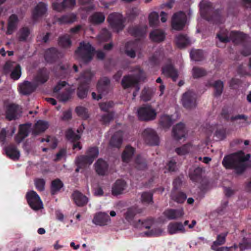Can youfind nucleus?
<instances>
[{"label":"nucleus","instance_id":"1","mask_svg":"<svg viewBox=\"0 0 251 251\" xmlns=\"http://www.w3.org/2000/svg\"><path fill=\"white\" fill-rule=\"evenodd\" d=\"M250 157V154L245 155L243 151H239L225 156L222 164L226 169L233 170L235 174L241 175L247 168H251Z\"/></svg>","mask_w":251,"mask_h":251},{"label":"nucleus","instance_id":"2","mask_svg":"<svg viewBox=\"0 0 251 251\" xmlns=\"http://www.w3.org/2000/svg\"><path fill=\"white\" fill-rule=\"evenodd\" d=\"M201 16L208 21H219L223 15L224 8L221 7L213 9L212 3L208 0H202L200 3Z\"/></svg>","mask_w":251,"mask_h":251},{"label":"nucleus","instance_id":"3","mask_svg":"<svg viewBox=\"0 0 251 251\" xmlns=\"http://www.w3.org/2000/svg\"><path fill=\"white\" fill-rule=\"evenodd\" d=\"M93 75L90 70H87L81 73L80 76L76 79L79 80V84L77 90V97L82 99L87 96L89 88V83Z\"/></svg>","mask_w":251,"mask_h":251},{"label":"nucleus","instance_id":"4","mask_svg":"<svg viewBox=\"0 0 251 251\" xmlns=\"http://www.w3.org/2000/svg\"><path fill=\"white\" fill-rule=\"evenodd\" d=\"M95 51V48L90 43L82 41L79 43L75 53L84 62L88 63L92 60Z\"/></svg>","mask_w":251,"mask_h":251},{"label":"nucleus","instance_id":"5","mask_svg":"<svg viewBox=\"0 0 251 251\" xmlns=\"http://www.w3.org/2000/svg\"><path fill=\"white\" fill-rule=\"evenodd\" d=\"M107 21L113 31L117 33L122 31L125 27L126 19L120 13L110 14L107 18Z\"/></svg>","mask_w":251,"mask_h":251},{"label":"nucleus","instance_id":"6","mask_svg":"<svg viewBox=\"0 0 251 251\" xmlns=\"http://www.w3.org/2000/svg\"><path fill=\"white\" fill-rule=\"evenodd\" d=\"M187 17L185 13L179 11L174 14L171 20L172 28L177 31L182 30L185 26Z\"/></svg>","mask_w":251,"mask_h":251},{"label":"nucleus","instance_id":"7","mask_svg":"<svg viewBox=\"0 0 251 251\" xmlns=\"http://www.w3.org/2000/svg\"><path fill=\"white\" fill-rule=\"evenodd\" d=\"M139 119L141 121H149L155 119L156 112L150 105L140 107L137 111Z\"/></svg>","mask_w":251,"mask_h":251},{"label":"nucleus","instance_id":"8","mask_svg":"<svg viewBox=\"0 0 251 251\" xmlns=\"http://www.w3.org/2000/svg\"><path fill=\"white\" fill-rule=\"evenodd\" d=\"M26 199L30 207L34 210L43 208V203L37 193L33 191L28 192L26 194Z\"/></svg>","mask_w":251,"mask_h":251},{"label":"nucleus","instance_id":"9","mask_svg":"<svg viewBox=\"0 0 251 251\" xmlns=\"http://www.w3.org/2000/svg\"><path fill=\"white\" fill-rule=\"evenodd\" d=\"M143 137L146 144L151 146L158 145L159 137L156 131L151 128H146L142 133Z\"/></svg>","mask_w":251,"mask_h":251},{"label":"nucleus","instance_id":"10","mask_svg":"<svg viewBox=\"0 0 251 251\" xmlns=\"http://www.w3.org/2000/svg\"><path fill=\"white\" fill-rule=\"evenodd\" d=\"M161 71L164 75L171 78L173 81H176L178 78V71L175 69L170 58L168 59L167 63L162 67Z\"/></svg>","mask_w":251,"mask_h":251},{"label":"nucleus","instance_id":"11","mask_svg":"<svg viewBox=\"0 0 251 251\" xmlns=\"http://www.w3.org/2000/svg\"><path fill=\"white\" fill-rule=\"evenodd\" d=\"M21 113V108L18 104L11 103L6 106L5 118L9 121L18 119Z\"/></svg>","mask_w":251,"mask_h":251},{"label":"nucleus","instance_id":"12","mask_svg":"<svg viewBox=\"0 0 251 251\" xmlns=\"http://www.w3.org/2000/svg\"><path fill=\"white\" fill-rule=\"evenodd\" d=\"M216 38L218 39L216 46L219 48H225L226 44L231 41L230 33L226 29H220L216 34Z\"/></svg>","mask_w":251,"mask_h":251},{"label":"nucleus","instance_id":"13","mask_svg":"<svg viewBox=\"0 0 251 251\" xmlns=\"http://www.w3.org/2000/svg\"><path fill=\"white\" fill-rule=\"evenodd\" d=\"M50 72L48 69L43 67L39 69L33 78V82L37 85L43 84L47 82L49 79Z\"/></svg>","mask_w":251,"mask_h":251},{"label":"nucleus","instance_id":"14","mask_svg":"<svg viewBox=\"0 0 251 251\" xmlns=\"http://www.w3.org/2000/svg\"><path fill=\"white\" fill-rule=\"evenodd\" d=\"M232 112L231 109L227 107H224L222 110L221 115L225 121L226 122H228L229 120L231 122H234L238 120H244L246 121L248 119V116L244 114H238L230 117Z\"/></svg>","mask_w":251,"mask_h":251},{"label":"nucleus","instance_id":"15","mask_svg":"<svg viewBox=\"0 0 251 251\" xmlns=\"http://www.w3.org/2000/svg\"><path fill=\"white\" fill-rule=\"evenodd\" d=\"M182 101L183 106L187 109H191L196 107V95L191 91H188L183 94Z\"/></svg>","mask_w":251,"mask_h":251},{"label":"nucleus","instance_id":"16","mask_svg":"<svg viewBox=\"0 0 251 251\" xmlns=\"http://www.w3.org/2000/svg\"><path fill=\"white\" fill-rule=\"evenodd\" d=\"M147 29V26L140 25L130 26L128 27V32L132 36L136 38L139 41L145 36Z\"/></svg>","mask_w":251,"mask_h":251},{"label":"nucleus","instance_id":"17","mask_svg":"<svg viewBox=\"0 0 251 251\" xmlns=\"http://www.w3.org/2000/svg\"><path fill=\"white\" fill-rule=\"evenodd\" d=\"M187 133L185 125L181 122L175 126L172 129L173 136L177 141L185 138Z\"/></svg>","mask_w":251,"mask_h":251},{"label":"nucleus","instance_id":"18","mask_svg":"<svg viewBox=\"0 0 251 251\" xmlns=\"http://www.w3.org/2000/svg\"><path fill=\"white\" fill-rule=\"evenodd\" d=\"M37 85L34 82L25 81L19 85L20 93L25 96H28L34 92L37 88Z\"/></svg>","mask_w":251,"mask_h":251},{"label":"nucleus","instance_id":"19","mask_svg":"<svg viewBox=\"0 0 251 251\" xmlns=\"http://www.w3.org/2000/svg\"><path fill=\"white\" fill-rule=\"evenodd\" d=\"M30 126L31 124L27 123L19 126L18 132L15 137V140L17 143H20L28 136Z\"/></svg>","mask_w":251,"mask_h":251},{"label":"nucleus","instance_id":"20","mask_svg":"<svg viewBox=\"0 0 251 251\" xmlns=\"http://www.w3.org/2000/svg\"><path fill=\"white\" fill-rule=\"evenodd\" d=\"M121 85L124 89L135 87L137 91L139 90L137 80L134 78V76L132 75H125L121 81Z\"/></svg>","mask_w":251,"mask_h":251},{"label":"nucleus","instance_id":"21","mask_svg":"<svg viewBox=\"0 0 251 251\" xmlns=\"http://www.w3.org/2000/svg\"><path fill=\"white\" fill-rule=\"evenodd\" d=\"M184 214L183 209H167L163 212L164 216L169 220H176L182 218Z\"/></svg>","mask_w":251,"mask_h":251},{"label":"nucleus","instance_id":"22","mask_svg":"<svg viewBox=\"0 0 251 251\" xmlns=\"http://www.w3.org/2000/svg\"><path fill=\"white\" fill-rule=\"evenodd\" d=\"M71 198L76 205L79 207L86 205L88 202V198L78 190L73 192Z\"/></svg>","mask_w":251,"mask_h":251},{"label":"nucleus","instance_id":"23","mask_svg":"<svg viewBox=\"0 0 251 251\" xmlns=\"http://www.w3.org/2000/svg\"><path fill=\"white\" fill-rule=\"evenodd\" d=\"M110 221V218L106 213L100 212L95 215L93 222L96 225L103 226L107 225Z\"/></svg>","mask_w":251,"mask_h":251},{"label":"nucleus","instance_id":"24","mask_svg":"<svg viewBox=\"0 0 251 251\" xmlns=\"http://www.w3.org/2000/svg\"><path fill=\"white\" fill-rule=\"evenodd\" d=\"M59 54L56 48L54 47L49 48L45 52V59L48 63H54L58 59Z\"/></svg>","mask_w":251,"mask_h":251},{"label":"nucleus","instance_id":"25","mask_svg":"<svg viewBox=\"0 0 251 251\" xmlns=\"http://www.w3.org/2000/svg\"><path fill=\"white\" fill-rule=\"evenodd\" d=\"M76 0H63L61 3H58L57 2H53L52 7L53 10L61 12L66 8H70L74 6Z\"/></svg>","mask_w":251,"mask_h":251},{"label":"nucleus","instance_id":"26","mask_svg":"<svg viewBox=\"0 0 251 251\" xmlns=\"http://www.w3.org/2000/svg\"><path fill=\"white\" fill-rule=\"evenodd\" d=\"M167 230L170 235H173L178 232L185 233L186 232L183 224L178 222L169 223L167 226Z\"/></svg>","mask_w":251,"mask_h":251},{"label":"nucleus","instance_id":"27","mask_svg":"<svg viewBox=\"0 0 251 251\" xmlns=\"http://www.w3.org/2000/svg\"><path fill=\"white\" fill-rule=\"evenodd\" d=\"M94 166L96 172L99 176H103L106 175L108 169V164L106 161L99 158L95 162Z\"/></svg>","mask_w":251,"mask_h":251},{"label":"nucleus","instance_id":"28","mask_svg":"<svg viewBox=\"0 0 251 251\" xmlns=\"http://www.w3.org/2000/svg\"><path fill=\"white\" fill-rule=\"evenodd\" d=\"M47 10V5L43 2H40L35 7L32 13V19L35 21L44 15Z\"/></svg>","mask_w":251,"mask_h":251},{"label":"nucleus","instance_id":"29","mask_svg":"<svg viewBox=\"0 0 251 251\" xmlns=\"http://www.w3.org/2000/svg\"><path fill=\"white\" fill-rule=\"evenodd\" d=\"M5 153L9 158L13 160L19 159L20 153L16 146L14 144H10L4 148Z\"/></svg>","mask_w":251,"mask_h":251},{"label":"nucleus","instance_id":"30","mask_svg":"<svg viewBox=\"0 0 251 251\" xmlns=\"http://www.w3.org/2000/svg\"><path fill=\"white\" fill-rule=\"evenodd\" d=\"M143 211V209L142 208L135 206L131 207L128 208L124 213V217L127 222L130 223L137 214H141Z\"/></svg>","mask_w":251,"mask_h":251},{"label":"nucleus","instance_id":"31","mask_svg":"<svg viewBox=\"0 0 251 251\" xmlns=\"http://www.w3.org/2000/svg\"><path fill=\"white\" fill-rule=\"evenodd\" d=\"M247 36L243 32L232 31L230 32L231 41L236 45L244 44Z\"/></svg>","mask_w":251,"mask_h":251},{"label":"nucleus","instance_id":"32","mask_svg":"<svg viewBox=\"0 0 251 251\" xmlns=\"http://www.w3.org/2000/svg\"><path fill=\"white\" fill-rule=\"evenodd\" d=\"M126 187V182L122 179L116 181L112 187V194L114 196L121 194Z\"/></svg>","mask_w":251,"mask_h":251},{"label":"nucleus","instance_id":"33","mask_svg":"<svg viewBox=\"0 0 251 251\" xmlns=\"http://www.w3.org/2000/svg\"><path fill=\"white\" fill-rule=\"evenodd\" d=\"M110 82V80L107 77H104L100 79L98 81L97 86L98 92L106 95L109 90Z\"/></svg>","mask_w":251,"mask_h":251},{"label":"nucleus","instance_id":"34","mask_svg":"<svg viewBox=\"0 0 251 251\" xmlns=\"http://www.w3.org/2000/svg\"><path fill=\"white\" fill-rule=\"evenodd\" d=\"M123 132L121 130L116 132L112 136L110 141L111 146L120 148L123 143Z\"/></svg>","mask_w":251,"mask_h":251},{"label":"nucleus","instance_id":"35","mask_svg":"<svg viewBox=\"0 0 251 251\" xmlns=\"http://www.w3.org/2000/svg\"><path fill=\"white\" fill-rule=\"evenodd\" d=\"M76 20V16L74 13H68L60 17L56 18V22L60 25L72 24Z\"/></svg>","mask_w":251,"mask_h":251},{"label":"nucleus","instance_id":"36","mask_svg":"<svg viewBox=\"0 0 251 251\" xmlns=\"http://www.w3.org/2000/svg\"><path fill=\"white\" fill-rule=\"evenodd\" d=\"M92 158L87 155H81L77 156L75 159V163L79 168H85L87 166L93 163Z\"/></svg>","mask_w":251,"mask_h":251},{"label":"nucleus","instance_id":"37","mask_svg":"<svg viewBox=\"0 0 251 251\" xmlns=\"http://www.w3.org/2000/svg\"><path fill=\"white\" fill-rule=\"evenodd\" d=\"M150 39L154 42L159 43L164 40L165 34L163 31L160 29H154L150 33Z\"/></svg>","mask_w":251,"mask_h":251},{"label":"nucleus","instance_id":"38","mask_svg":"<svg viewBox=\"0 0 251 251\" xmlns=\"http://www.w3.org/2000/svg\"><path fill=\"white\" fill-rule=\"evenodd\" d=\"M164 58V54L163 52L155 51L151 56L149 58L150 64L152 66L159 65Z\"/></svg>","mask_w":251,"mask_h":251},{"label":"nucleus","instance_id":"39","mask_svg":"<svg viewBox=\"0 0 251 251\" xmlns=\"http://www.w3.org/2000/svg\"><path fill=\"white\" fill-rule=\"evenodd\" d=\"M49 126V124L47 122L39 120L35 124L34 129L32 131V134L36 136L39 134L44 132Z\"/></svg>","mask_w":251,"mask_h":251},{"label":"nucleus","instance_id":"40","mask_svg":"<svg viewBox=\"0 0 251 251\" xmlns=\"http://www.w3.org/2000/svg\"><path fill=\"white\" fill-rule=\"evenodd\" d=\"M135 152V149L129 145L126 147L122 154V159L124 162L128 163L130 161Z\"/></svg>","mask_w":251,"mask_h":251},{"label":"nucleus","instance_id":"41","mask_svg":"<svg viewBox=\"0 0 251 251\" xmlns=\"http://www.w3.org/2000/svg\"><path fill=\"white\" fill-rule=\"evenodd\" d=\"M74 91L75 89L71 87L66 88L63 92L58 95L57 99L60 101L66 102L71 98Z\"/></svg>","mask_w":251,"mask_h":251},{"label":"nucleus","instance_id":"42","mask_svg":"<svg viewBox=\"0 0 251 251\" xmlns=\"http://www.w3.org/2000/svg\"><path fill=\"white\" fill-rule=\"evenodd\" d=\"M18 17L15 14H12L8 20L7 25V30L6 33L7 34H11L16 27V25L18 22Z\"/></svg>","mask_w":251,"mask_h":251},{"label":"nucleus","instance_id":"43","mask_svg":"<svg viewBox=\"0 0 251 251\" xmlns=\"http://www.w3.org/2000/svg\"><path fill=\"white\" fill-rule=\"evenodd\" d=\"M64 186L63 182L59 178L52 180L50 185V193L52 195L57 194Z\"/></svg>","mask_w":251,"mask_h":251},{"label":"nucleus","instance_id":"44","mask_svg":"<svg viewBox=\"0 0 251 251\" xmlns=\"http://www.w3.org/2000/svg\"><path fill=\"white\" fill-rule=\"evenodd\" d=\"M90 22L94 25H100L105 20V16L102 12H95L89 18Z\"/></svg>","mask_w":251,"mask_h":251},{"label":"nucleus","instance_id":"45","mask_svg":"<svg viewBox=\"0 0 251 251\" xmlns=\"http://www.w3.org/2000/svg\"><path fill=\"white\" fill-rule=\"evenodd\" d=\"M202 169L200 167L195 168L193 171H190L189 176L190 179L195 182L200 181L201 179Z\"/></svg>","mask_w":251,"mask_h":251},{"label":"nucleus","instance_id":"46","mask_svg":"<svg viewBox=\"0 0 251 251\" xmlns=\"http://www.w3.org/2000/svg\"><path fill=\"white\" fill-rule=\"evenodd\" d=\"M176 43L178 48L182 49L189 44V40L186 35L179 34L176 37Z\"/></svg>","mask_w":251,"mask_h":251},{"label":"nucleus","instance_id":"47","mask_svg":"<svg viewBox=\"0 0 251 251\" xmlns=\"http://www.w3.org/2000/svg\"><path fill=\"white\" fill-rule=\"evenodd\" d=\"M135 167L139 170H145L147 168V161L141 155H138L135 160Z\"/></svg>","mask_w":251,"mask_h":251},{"label":"nucleus","instance_id":"48","mask_svg":"<svg viewBox=\"0 0 251 251\" xmlns=\"http://www.w3.org/2000/svg\"><path fill=\"white\" fill-rule=\"evenodd\" d=\"M171 198L177 203H182L185 201L187 196L183 192H172L171 193Z\"/></svg>","mask_w":251,"mask_h":251},{"label":"nucleus","instance_id":"49","mask_svg":"<svg viewBox=\"0 0 251 251\" xmlns=\"http://www.w3.org/2000/svg\"><path fill=\"white\" fill-rule=\"evenodd\" d=\"M214 88V95L215 97H218L221 95L224 89V83L221 80L215 81L212 84Z\"/></svg>","mask_w":251,"mask_h":251},{"label":"nucleus","instance_id":"50","mask_svg":"<svg viewBox=\"0 0 251 251\" xmlns=\"http://www.w3.org/2000/svg\"><path fill=\"white\" fill-rule=\"evenodd\" d=\"M58 45L62 48L70 47L72 44V41L68 35H64L59 37L58 41Z\"/></svg>","mask_w":251,"mask_h":251},{"label":"nucleus","instance_id":"51","mask_svg":"<svg viewBox=\"0 0 251 251\" xmlns=\"http://www.w3.org/2000/svg\"><path fill=\"white\" fill-rule=\"evenodd\" d=\"M190 56L191 58L195 61H200L203 59V53L201 50H192Z\"/></svg>","mask_w":251,"mask_h":251},{"label":"nucleus","instance_id":"52","mask_svg":"<svg viewBox=\"0 0 251 251\" xmlns=\"http://www.w3.org/2000/svg\"><path fill=\"white\" fill-rule=\"evenodd\" d=\"M130 71L135 73V74L132 75L134 76V78L137 80L138 83L144 78V71L141 69L140 67L135 66Z\"/></svg>","mask_w":251,"mask_h":251},{"label":"nucleus","instance_id":"53","mask_svg":"<svg viewBox=\"0 0 251 251\" xmlns=\"http://www.w3.org/2000/svg\"><path fill=\"white\" fill-rule=\"evenodd\" d=\"M30 33L28 27H23L21 28L18 32V39L20 41L25 42Z\"/></svg>","mask_w":251,"mask_h":251},{"label":"nucleus","instance_id":"54","mask_svg":"<svg viewBox=\"0 0 251 251\" xmlns=\"http://www.w3.org/2000/svg\"><path fill=\"white\" fill-rule=\"evenodd\" d=\"M192 148V145L190 143H187L182 146L176 148L175 150L176 153L179 155H183L187 154L190 149Z\"/></svg>","mask_w":251,"mask_h":251},{"label":"nucleus","instance_id":"55","mask_svg":"<svg viewBox=\"0 0 251 251\" xmlns=\"http://www.w3.org/2000/svg\"><path fill=\"white\" fill-rule=\"evenodd\" d=\"M65 135L67 140L72 142L78 141L80 138V136L75 133L72 128H69L66 131Z\"/></svg>","mask_w":251,"mask_h":251},{"label":"nucleus","instance_id":"56","mask_svg":"<svg viewBox=\"0 0 251 251\" xmlns=\"http://www.w3.org/2000/svg\"><path fill=\"white\" fill-rule=\"evenodd\" d=\"M160 124L163 127H170L173 124V121L171 117L168 115L162 116L160 120Z\"/></svg>","mask_w":251,"mask_h":251},{"label":"nucleus","instance_id":"57","mask_svg":"<svg viewBox=\"0 0 251 251\" xmlns=\"http://www.w3.org/2000/svg\"><path fill=\"white\" fill-rule=\"evenodd\" d=\"M114 116V112L110 111L101 116L100 122L103 125H108L110 122L113 120Z\"/></svg>","mask_w":251,"mask_h":251},{"label":"nucleus","instance_id":"58","mask_svg":"<svg viewBox=\"0 0 251 251\" xmlns=\"http://www.w3.org/2000/svg\"><path fill=\"white\" fill-rule=\"evenodd\" d=\"M193 76L194 78H198L206 75L205 70L203 68L194 67L192 70Z\"/></svg>","mask_w":251,"mask_h":251},{"label":"nucleus","instance_id":"59","mask_svg":"<svg viewBox=\"0 0 251 251\" xmlns=\"http://www.w3.org/2000/svg\"><path fill=\"white\" fill-rule=\"evenodd\" d=\"M75 111L77 115L82 119L85 120L89 118L88 110L85 107L81 106H77Z\"/></svg>","mask_w":251,"mask_h":251},{"label":"nucleus","instance_id":"60","mask_svg":"<svg viewBox=\"0 0 251 251\" xmlns=\"http://www.w3.org/2000/svg\"><path fill=\"white\" fill-rule=\"evenodd\" d=\"M153 194L150 192H143L141 195V201L147 204L153 203Z\"/></svg>","mask_w":251,"mask_h":251},{"label":"nucleus","instance_id":"61","mask_svg":"<svg viewBox=\"0 0 251 251\" xmlns=\"http://www.w3.org/2000/svg\"><path fill=\"white\" fill-rule=\"evenodd\" d=\"M21 67L19 64H17L10 74V77L12 79L17 80L21 76Z\"/></svg>","mask_w":251,"mask_h":251},{"label":"nucleus","instance_id":"62","mask_svg":"<svg viewBox=\"0 0 251 251\" xmlns=\"http://www.w3.org/2000/svg\"><path fill=\"white\" fill-rule=\"evenodd\" d=\"M114 105V103L112 101H109L100 103L99 107L101 111L108 113L110 112L109 110L113 107Z\"/></svg>","mask_w":251,"mask_h":251},{"label":"nucleus","instance_id":"63","mask_svg":"<svg viewBox=\"0 0 251 251\" xmlns=\"http://www.w3.org/2000/svg\"><path fill=\"white\" fill-rule=\"evenodd\" d=\"M159 16L155 12H151L149 17V24L151 26H155L158 22Z\"/></svg>","mask_w":251,"mask_h":251},{"label":"nucleus","instance_id":"64","mask_svg":"<svg viewBox=\"0 0 251 251\" xmlns=\"http://www.w3.org/2000/svg\"><path fill=\"white\" fill-rule=\"evenodd\" d=\"M228 232L222 233L218 235L217 239L213 242L214 246H220L224 244L226 242V238L227 236Z\"/></svg>","mask_w":251,"mask_h":251}]
</instances>
